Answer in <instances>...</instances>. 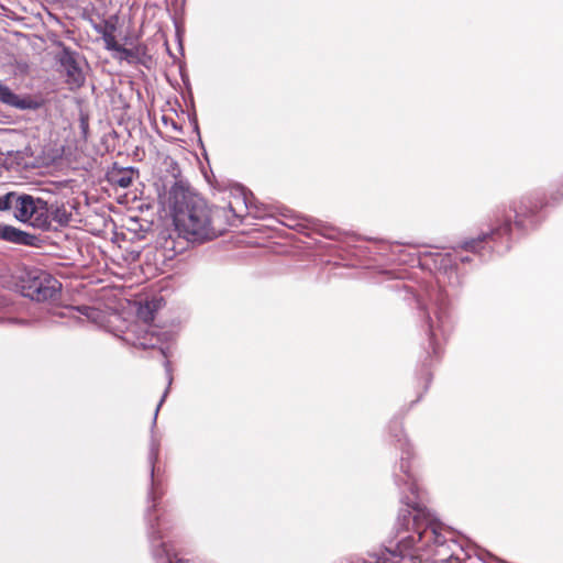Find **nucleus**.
<instances>
[{
    "mask_svg": "<svg viewBox=\"0 0 563 563\" xmlns=\"http://www.w3.org/2000/svg\"><path fill=\"white\" fill-rule=\"evenodd\" d=\"M75 313H79L86 320L91 321L93 323H99L101 322L102 319V312L99 309L89 306L67 308V316L75 317Z\"/></svg>",
    "mask_w": 563,
    "mask_h": 563,
    "instance_id": "obj_14",
    "label": "nucleus"
},
{
    "mask_svg": "<svg viewBox=\"0 0 563 563\" xmlns=\"http://www.w3.org/2000/svg\"><path fill=\"white\" fill-rule=\"evenodd\" d=\"M113 52L120 54V58H130L133 56L132 52L118 43V48H113Z\"/></svg>",
    "mask_w": 563,
    "mask_h": 563,
    "instance_id": "obj_19",
    "label": "nucleus"
},
{
    "mask_svg": "<svg viewBox=\"0 0 563 563\" xmlns=\"http://www.w3.org/2000/svg\"><path fill=\"white\" fill-rule=\"evenodd\" d=\"M16 192H8L0 197V211L10 210L13 208V201Z\"/></svg>",
    "mask_w": 563,
    "mask_h": 563,
    "instance_id": "obj_18",
    "label": "nucleus"
},
{
    "mask_svg": "<svg viewBox=\"0 0 563 563\" xmlns=\"http://www.w3.org/2000/svg\"><path fill=\"white\" fill-rule=\"evenodd\" d=\"M46 217L49 229L53 222L59 227L68 225L73 214L70 211H68L65 205L55 202L51 205L47 203Z\"/></svg>",
    "mask_w": 563,
    "mask_h": 563,
    "instance_id": "obj_9",
    "label": "nucleus"
},
{
    "mask_svg": "<svg viewBox=\"0 0 563 563\" xmlns=\"http://www.w3.org/2000/svg\"><path fill=\"white\" fill-rule=\"evenodd\" d=\"M12 209L14 210V218L18 221L29 223L42 230L48 229L46 217L47 202L45 200L34 198L30 195L15 194Z\"/></svg>",
    "mask_w": 563,
    "mask_h": 563,
    "instance_id": "obj_4",
    "label": "nucleus"
},
{
    "mask_svg": "<svg viewBox=\"0 0 563 563\" xmlns=\"http://www.w3.org/2000/svg\"><path fill=\"white\" fill-rule=\"evenodd\" d=\"M426 318L429 327L430 343L433 346V352L438 354L435 346L438 336L445 335L451 329L448 294L445 291L438 290L431 296V303L427 308Z\"/></svg>",
    "mask_w": 563,
    "mask_h": 563,
    "instance_id": "obj_3",
    "label": "nucleus"
},
{
    "mask_svg": "<svg viewBox=\"0 0 563 563\" xmlns=\"http://www.w3.org/2000/svg\"><path fill=\"white\" fill-rule=\"evenodd\" d=\"M0 240L15 244L31 245L34 236L12 225L0 223Z\"/></svg>",
    "mask_w": 563,
    "mask_h": 563,
    "instance_id": "obj_8",
    "label": "nucleus"
},
{
    "mask_svg": "<svg viewBox=\"0 0 563 563\" xmlns=\"http://www.w3.org/2000/svg\"><path fill=\"white\" fill-rule=\"evenodd\" d=\"M510 209L515 213L516 224L519 225V227L522 225L521 217H525V216L528 214V207L526 205V201L525 200H520L518 202H514L510 206Z\"/></svg>",
    "mask_w": 563,
    "mask_h": 563,
    "instance_id": "obj_15",
    "label": "nucleus"
},
{
    "mask_svg": "<svg viewBox=\"0 0 563 563\" xmlns=\"http://www.w3.org/2000/svg\"><path fill=\"white\" fill-rule=\"evenodd\" d=\"M60 283L51 274L41 269L26 271L21 278V292L35 301L55 300L60 291Z\"/></svg>",
    "mask_w": 563,
    "mask_h": 563,
    "instance_id": "obj_2",
    "label": "nucleus"
},
{
    "mask_svg": "<svg viewBox=\"0 0 563 563\" xmlns=\"http://www.w3.org/2000/svg\"><path fill=\"white\" fill-rule=\"evenodd\" d=\"M165 367H166V372H167L168 386H170L172 382H173V376H172L170 366H169V362L168 361L165 362ZM168 390H169V387H167L166 390L164 391V394H163V396H162V398H161V400H159V402H158V405H157V407L155 409L153 424L156 423L158 410H159L161 406L163 405V402H164V400H165V398H166V396L168 394Z\"/></svg>",
    "mask_w": 563,
    "mask_h": 563,
    "instance_id": "obj_16",
    "label": "nucleus"
},
{
    "mask_svg": "<svg viewBox=\"0 0 563 563\" xmlns=\"http://www.w3.org/2000/svg\"><path fill=\"white\" fill-rule=\"evenodd\" d=\"M12 320L11 319H3V318H0V323L2 322H11Z\"/></svg>",
    "mask_w": 563,
    "mask_h": 563,
    "instance_id": "obj_21",
    "label": "nucleus"
},
{
    "mask_svg": "<svg viewBox=\"0 0 563 563\" xmlns=\"http://www.w3.org/2000/svg\"><path fill=\"white\" fill-rule=\"evenodd\" d=\"M134 173L132 167L113 169L109 173V180L111 184L125 189L132 185Z\"/></svg>",
    "mask_w": 563,
    "mask_h": 563,
    "instance_id": "obj_13",
    "label": "nucleus"
},
{
    "mask_svg": "<svg viewBox=\"0 0 563 563\" xmlns=\"http://www.w3.org/2000/svg\"><path fill=\"white\" fill-rule=\"evenodd\" d=\"M166 202L172 211L176 231L189 242L210 241L224 230L219 223V218L225 210L209 208L202 198L190 192L180 183H175L170 187Z\"/></svg>",
    "mask_w": 563,
    "mask_h": 563,
    "instance_id": "obj_1",
    "label": "nucleus"
},
{
    "mask_svg": "<svg viewBox=\"0 0 563 563\" xmlns=\"http://www.w3.org/2000/svg\"><path fill=\"white\" fill-rule=\"evenodd\" d=\"M164 247L168 249V250H172V251H175V252H180L183 250V247L177 249L176 245H175L174 240H172V239H166L165 240Z\"/></svg>",
    "mask_w": 563,
    "mask_h": 563,
    "instance_id": "obj_20",
    "label": "nucleus"
},
{
    "mask_svg": "<svg viewBox=\"0 0 563 563\" xmlns=\"http://www.w3.org/2000/svg\"><path fill=\"white\" fill-rule=\"evenodd\" d=\"M0 101L20 110L33 108V101L30 98H21L4 85H0Z\"/></svg>",
    "mask_w": 563,
    "mask_h": 563,
    "instance_id": "obj_10",
    "label": "nucleus"
},
{
    "mask_svg": "<svg viewBox=\"0 0 563 563\" xmlns=\"http://www.w3.org/2000/svg\"><path fill=\"white\" fill-rule=\"evenodd\" d=\"M159 443L154 437L151 439L148 460L152 466V475L154 474V464L158 459Z\"/></svg>",
    "mask_w": 563,
    "mask_h": 563,
    "instance_id": "obj_17",
    "label": "nucleus"
},
{
    "mask_svg": "<svg viewBox=\"0 0 563 563\" xmlns=\"http://www.w3.org/2000/svg\"><path fill=\"white\" fill-rule=\"evenodd\" d=\"M509 245L506 243L504 250H508Z\"/></svg>",
    "mask_w": 563,
    "mask_h": 563,
    "instance_id": "obj_22",
    "label": "nucleus"
},
{
    "mask_svg": "<svg viewBox=\"0 0 563 563\" xmlns=\"http://www.w3.org/2000/svg\"><path fill=\"white\" fill-rule=\"evenodd\" d=\"M249 208L247 192L244 188L234 190L233 199L229 201L228 209L235 220L243 217V212Z\"/></svg>",
    "mask_w": 563,
    "mask_h": 563,
    "instance_id": "obj_11",
    "label": "nucleus"
},
{
    "mask_svg": "<svg viewBox=\"0 0 563 563\" xmlns=\"http://www.w3.org/2000/svg\"><path fill=\"white\" fill-rule=\"evenodd\" d=\"M510 232V219L509 217H505L503 223L498 224L489 233H483L477 239H472L468 241H465L463 243V249L465 251L470 252H477L478 246L484 242H494L496 243L497 240H505L508 242V235Z\"/></svg>",
    "mask_w": 563,
    "mask_h": 563,
    "instance_id": "obj_5",
    "label": "nucleus"
},
{
    "mask_svg": "<svg viewBox=\"0 0 563 563\" xmlns=\"http://www.w3.org/2000/svg\"><path fill=\"white\" fill-rule=\"evenodd\" d=\"M59 62L66 74L67 82L73 87H80L85 82V75L77 60L76 54L69 49H64Z\"/></svg>",
    "mask_w": 563,
    "mask_h": 563,
    "instance_id": "obj_6",
    "label": "nucleus"
},
{
    "mask_svg": "<svg viewBox=\"0 0 563 563\" xmlns=\"http://www.w3.org/2000/svg\"><path fill=\"white\" fill-rule=\"evenodd\" d=\"M150 539L153 549V555L157 563H190L189 561H183L180 559H174L166 548L164 542L156 544L155 542L162 539L159 531L154 529V526L150 525Z\"/></svg>",
    "mask_w": 563,
    "mask_h": 563,
    "instance_id": "obj_7",
    "label": "nucleus"
},
{
    "mask_svg": "<svg viewBox=\"0 0 563 563\" xmlns=\"http://www.w3.org/2000/svg\"><path fill=\"white\" fill-rule=\"evenodd\" d=\"M93 27L96 32L101 35L106 49L112 51L113 48H118V42L114 37V23L110 21H104L103 23L96 24Z\"/></svg>",
    "mask_w": 563,
    "mask_h": 563,
    "instance_id": "obj_12",
    "label": "nucleus"
}]
</instances>
